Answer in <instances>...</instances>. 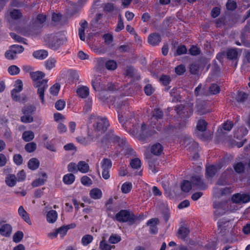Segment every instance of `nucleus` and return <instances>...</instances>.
Returning a JSON list of instances; mask_svg holds the SVG:
<instances>
[{"label": "nucleus", "instance_id": "1", "mask_svg": "<svg viewBox=\"0 0 250 250\" xmlns=\"http://www.w3.org/2000/svg\"><path fill=\"white\" fill-rule=\"evenodd\" d=\"M118 113V119L120 123L125 121L123 126L125 125L126 130L130 134L137 136L140 140H145L147 137L155 133L154 130L147 129L146 125L143 123L140 127L138 123L134 119L133 112L129 110L127 103L125 102L117 103L115 104Z\"/></svg>", "mask_w": 250, "mask_h": 250}, {"label": "nucleus", "instance_id": "2", "mask_svg": "<svg viewBox=\"0 0 250 250\" xmlns=\"http://www.w3.org/2000/svg\"><path fill=\"white\" fill-rule=\"evenodd\" d=\"M109 126V123L105 118H98L96 123L93 125L91 131L88 130L87 135L91 140L99 137Z\"/></svg>", "mask_w": 250, "mask_h": 250}, {"label": "nucleus", "instance_id": "3", "mask_svg": "<svg viewBox=\"0 0 250 250\" xmlns=\"http://www.w3.org/2000/svg\"><path fill=\"white\" fill-rule=\"evenodd\" d=\"M232 226L229 223V221L222 218L218 222V233L219 237H222V240L225 242H228L229 240L227 237L229 233V229L231 228Z\"/></svg>", "mask_w": 250, "mask_h": 250}, {"label": "nucleus", "instance_id": "4", "mask_svg": "<svg viewBox=\"0 0 250 250\" xmlns=\"http://www.w3.org/2000/svg\"><path fill=\"white\" fill-rule=\"evenodd\" d=\"M36 108L35 106L32 105H27L24 106L21 110L23 114L21 117V121L24 123H30L33 122L34 118L32 114L36 111Z\"/></svg>", "mask_w": 250, "mask_h": 250}, {"label": "nucleus", "instance_id": "5", "mask_svg": "<svg viewBox=\"0 0 250 250\" xmlns=\"http://www.w3.org/2000/svg\"><path fill=\"white\" fill-rule=\"evenodd\" d=\"M115 219L119 222H129L132 224L134 223L136 218L133 214H131L127 210L122 209L117 213Z\"/></svg>", "mask_w": 250, "mask_h": 250}, {"label": "nucleus", "instance_id": "6", "mask_svg": "<svg viewBox=\"0 0 250 250\" xmlns=\"http://www.w3.org/2000/svg\"><path fill=\"white\" fill-rule=\"evenodd\" d=\"M151 117L149 119L150 123L152 125H153V128H156L158 131L161 130L162 125H157V124L160 123V120L163 117V111L159 108H154L151 112Z\"/></svg>", "mask_w": 250, "mask_h": 250}, {"label": "nucleus", "instance_id": "7", "mask_svg": "<svg viewBox=\"0 0 250 250\" xmlns=\"http://www.w3.org/2000/svg\"><path fill=\"white\" fill-rule=\"evenodd\" d=\"M104 144L107 145L108 143H116L120 146L124 145L125 140L121 139L118 136L115 135L112 130H109L103 137L101 141Z\"/></svg>", "mask_w": 250, "mask_h": 250}, {"label": "nucleus", "instance_id": "8", "mask_svg": "<svg viewBox=\"0 0 250 250\" xmlns=\"http://www.w3.org/2000/svg\"><path fill=\"white\" fill-rule=\"evenodd\" d=\"M24 51V47L18 44L10 46L9 49L5 52V57L8 60H14L17 58V54L21 53Z\"/></svg>", "mask_w": 250, "mask_h": 250}, {"label": "nucleus", "instance_id": "9", "mask_svg": "<svg viewBox=\"0 0 250 250\" xmlns=\"http://www.w3.org/2000/svg\"><path fill=\"white\" fill-rule=\"evenodd\" d=\"M48 80L44 79L42 80L41 82H37L33 83V85L35 87L37 88V94L39 96V97L42 102L44 103V91L47 88Z\"/></svg>", "mask_w": 250, "mask_h": 250}, {"label": "nucleus", "instance_id": "10", "mask_svg": "<svg viewBox=\"0 0 250 250\" xmlns=\"http://www.w3.org/2000/svg\"><path fill=\"white\" fill-rule=\"evenodd\" d=\"M22 16L21 10L17 9H9L5 14V18L9 22L18 21Z\"/></svg>", "mask_w": 250, "mask_h": 250}, {"label": "nucleus", "instance_id": "11", "mask_svg": "<svg viewBox=\"0 0 250 250\" xmlns=\"http://www.w3.org/2000/svg\"><path fill=\"white\" fill-rule=\"evenodd\" d=\"M215 210L214 211V216L216 219L224 215L227 211V207L226 203H217L213 204Z\"/></svg>", "mask_w": 250, "mask_h": 250}, {"label": "nucleus", "instance_id": "12", "mask_svg": "<svg viewBox=\"0 0 250 250\" xmlns=\"http://www.w3.org/2000/svg\"><path fill=\"white\" fill-rule=\"evenodd\" d=\"M182 145L187 147L190 151L198 150V144L195 142L192 138L189 137H185L183 140Z\"/></svg>", "mask_w": 250, "mask_h": 250}, {"label": "nucleus", "instance_id": "13", "mask_svg": "<svg viewBox=\"0 0 250 250\" xmlns=\"http://www.w3.org/2000/svg\"><path fill=\"white\" fill-rule=\"evenodd\" d=\"M222 167L221 164H217L215 165H209L206 167V175L207 178H212L213 177L218 170L220 169Z\"/></svg>", "mask_w": 250, "mask_h": 250}, {"label": "nucleus", "instance_id": "14", "mask_svg": "<svg viewBox=\"0 0 250 250\" xmlns=\"http://www.w3.org/2000/svg\"><path fill=\"white\" fill-rule=\"evenodd\" d=\"M191 181L193 185L196 186L199 189H205L207 188V185L203 182L199 176H193L191 178Z\"/></svg>", "mask_w": 250, "mask_h": 250}, {"label": "nucleus", "instance_id": "15", "mask_svg": "<svg viewBox=\"0 0 250 250\" xmlns=\"http://www.w3.org/2000/svg\"><path fill=\"white\" fill-rule=\"evenodd\" d=\"M92 84L93 88L96 91H103L106 89L105 86L102 83L100 77L94 78L92 81Z\"/></svg>", "mask_w": 250, "mask_h": 250}, {"label": "nucleus", "instance_id": "16", "mask_svg": "<svg viewBox=\"0 0 250 250\" xmlns=\"http://www.w3.org/2000/svg\"><path fill=\"white\" fill-rule=\"evenodd\" d=\"M12 228L9 224H4L0 227V234L1 235L8 237L12 233Z\"/></svg>", "mask_w": 250, "mask_h": 250}, {"label": "nucleus", "instance_id": "17", "mask_svg": "<svg viewBox=\"0 0 250 250\" xmlns=\"http://www.w3.org/2000/svg\"><path fill=\"white\" fill-rule=\"evenodd\" d=\"M161 36L158 33H154L149 35L148 37V43L153 46L157 45L161 42Z\"/></svg>", "mask_w": 250, "mask_h": 250}, {"label": "nucleus", "instance_id": "18", "mask_svg": "<svg viewBox=\"0 0 250 250\" xmlns=\"http://www.w3.org/2000/svg\"><path fill=\"white\" fill-rule=\"evenodd\" d=\"M18 213L19 215L24 220L27 224L31 225L32 224L28 213L24 209L22 206H20L18 209Z\"/></svg>", "mask_w": 250, "mask_h": 250}, {"label": "nucleus", "instance_id": "19", "mask_svg": "<svg viewBox=\"0 0 250 250\" xmlns=\"http://www.w3.org/2000/svg\"><path fill=\"white\" fill-rule=\"evenodd\" d=\"M30 75L33 83L42 81L43 80L42 78L45 76L44 73L41 71L32 72L30 73Z\"/></svg>", "mask_w": 250, "mask_h": 250}, {"label": "nucleus", "instance_id": "20", "mask_svg": "<svg viewBox=\"0 0 250 250\" xmlns=\"http://www.w3.org/2000/svg\"><path fill=\"white\" fill-rule=\"evenodd\" d=\"M81 27L79 29V35L80 39L84 41L85 40L84 29L87 27V22L86 21H82L80 23Z\"/></svg>", "mask_w": 250, "mask_h": 250}, {"label": "nucleus", "instance_id": "21", "mask_svg": "<svg viewBox=\"0 0 250 250\" xmlns=\"http://www.w3.org/2000/svg\"><path fill=\"white\" fill-rule=\"evenodd\" d=\"M234 171L238 174L243 173L245 171V165L242 162H235L233 164Z\"/></svg>", "mask_w": 250, "mask_h": 250}, {"label": "nucleus", "instance_id": "22", "mask_svg": "<svg viewBox=\"0 0 250 250\" xmlns=\"http://www.w3.org/2000/svg\"><path fill=\"white\" fill-rule=\"evenodd\" d=\"M248 133V130L245 127H241L237 130H235L234 134L235 138L241 140L244 136H245Z\"/></svg>", "mask_w": 250, "mask_h": 250}, {"label": "nucleus", "instance_id": "23", "mask_svg": "<svg viewBox=\"0 0 250 250\" xmlns=\"http://www.w3.org/2000/svg\"><path fill=\"white\" fill-rule=\"evenodd\" d=\"M76 92L78 95L82 98H86L89 94L88 88L84 86L78 88Z\"/></svg>", "mask_w": 250, "mask_h": 250}, {"label": "nucleus", "instance_id": "24", "mask_svg": "<svg viewBox=\"0 0 250 250\" xmlns=\"http://www.w3.org/2000/svg\"><path fill=\"white\" fill-rule=\"evenodd\" d=\"M163 151V147L160 143H156L153 145L151 148V152L155 155H161Z\"/></svg>", "mask_w": 250, "mask_h": 250}, {"label": "nucleus", "instance_id": "25", "mask_svg": "<svg viewBox=\"0 0 250 250\" xmlns=\"http://www.w3.org/2000/svg\"><path fill=\"white\" fill-rule=\"evenodd\" d=\"M17 181L16 176L14 174H9L6 178L5 183L8 186L13 187L16 185Z\"/></svg>", "mask_w": 250, "mask_h": 250}, {"label": "nucleus", "instance_id": "26", "mask_svg": "<svg viewBox=\"0 0 250 250\" xmlns=\"http://www.w3.org/2000/svg\"><path fill=\"white\" fill-rule=\"evenodd\" d=\"M58 217V214L54 210H50L46 215L47 221L50 223H54Z\"/></svg>", "mask_w": 250, "mask_h": 250}, {"label": "nucleus", "instance_id": "27", "mask_svg": "<svg viewBox=\"0 0 250 250\" xmlns=\"http://www.w3.org/2000/svg\"><path fill=\"white\" fill-rule=\"evenodd\" d=\"M112 165L111 161L108 158H104L101 162L102 170H109L111 168Z\"/></svg>", "mask_w": 250, "mask_h": 250}, {"label": "nucleus", "instance_id": "28", "mask_svg": "<svg viewBox=\"0 0 250 250\" xmlns=\"http://www.w3.org/2000/svg\"><path fill=\"white\" fill-rule=\"evenodd\" d=\"M227 58L231 61L237 60L238 52L236 49H228L226 52Z\"/></svg>", "mask_w": 250, "mask_h": 250}, {"label": "nucleus", "instance_id": "29", "mask_svg": "<svg viewBox=\"0 0 250 250\" xmlns=\"http://www.w3.org/2000/svg\"><path fill=\"white\" fill-rule=\"evenodd\" d=\"M33 56L36 59L43 60L47 57L48 52L45 50H38L33 52Z\"/></svg>", "mask_w": 250, "mask_h": 250}, {"label": "nucleus", "instance_id": "30", "mask_svg": "<svg viewBox=\"0 0 250 250\" xmlns=\"http://www.w3.org/2000/svg\"><path fill=\"white\" fill-rule=\"evenodd\" d=\"M42 178H39L33 181L32 186L33 187H37L44 184L47 178V175L45 172L42 173Z\"/></svg>", "mask_w": 250, "mask_h": 250}, {"label": "nucleus", "instance_id": "31", "mask_svg": "<svg viewBox=\"0 0 250 250\" xmlns=\"http://www.w3.org/2000/svg\"><path fill=\"white\" fill-rule=\"evenodd\" d=\"M46 16L42 14L38 15L36 19L33 23L34 26L35 27H42V24L44 23L46 21Z\"/></svg>", "mask_w": 250, "mask_h": 250}, {"label": "nucleus", "instance_id": "32", "mask_svg": "<svg viewBox=\"0 0 250 250\" xmlns=\"http://www.w3.org/2000/svg\"><path fill=\"white\" fill-rule=\"evenodd\" d=\"M40 166V162L36 158L30 159L28 162V167L31 170H36Z\"/></svg>", "mask_w": 250, "mask_h": 250}, {"label": "nucleus", "instance_id": "33", "mask_svg": "<svg viewBox=\"0 0 250 250\" xmlns=\"http://www.w3.org/2000/svg\"><path fill=\"white\" fill-rule=\"evenodd\" d=\"M78 170L83 173L87 172L89 169V167L87 163L84 161H80L77 165Z\"/></svg>", "mask_w": 250, "mask_h": 250}, {"label": "nucleus", "instance_id": "34", "mask_svg": "<svg viewBox=\"0 0 250 250\" xmlns=\"http://www.w3.org/2000/svg\"><path fill=\"white\" fill-rule=\"evenodd\" d=\"M34 133L33 131L28 130L25 131L22 135V139L26 142L32 141L34 138Z\"/></svg>", "mask_w": 250, "mask_h": 250}, {"label": "nucleus", "instance_id": "35", "mask_svg": "<svg viewBox=\"0 0 250 250\" xmlns=\"http://www.w3.org/2000/svg\"><path fill=\"white\" fill-rule=\"evenodd\" d=\"M90 197L94 199H99L102 195V191L99 188H93L90 191Z\"/></svg>", "mask_w": 250, "mask_h": 250}, {"label": "nucleus", "instance_id": "36", "mask_svg": "<svg viewBox=\"0 0 250 250\" xmlns=\"http://www.w3.org/2000/svg\"><path fill=\"white\" fill-rule=\"evenodd\" d=\"M178 233L181 238L184 239L188 235L189 230L188 228L181 227L179 229Z\"/></svg>", "mask_w": 250, "mask_h": 250}, {"label": "nucleus", "instance_id": "37", "mask_svg": "<svg viewBox=\"0 0 250 250\" xmlns=\"http://www.w3.org/2000/svg\"><path fill=\"white\" fill-rule=\"evenodd\" d=\"M182 191L185 192H188L191 189V182L188 180H184L181 185Z\"/></svg>", "mask_w": 250, "mask_h": 250}, {"label": "nucleus", "instance_id": "38", "mask_svg": "<svg viewBox=\"0 0 250 250\" xmlns=\"http://www.w3.org/2000/svg\"><path fill=\"white\" fill-rule=\"evenodd\" d=\"M105 66L108 70H114L116 69L117 64L114 60H110L105 62Z\"/></svg>", "mask_w": 250, "mask_h": 250}, {"label": "nucleus", "instance_id": "39", "mask_svg": "<svg viewBox=\"0 0 250 250\" xmlns=\"http://www.w3.org/2000/svg\"><path fill=\"white\" fill-rule=\"evenodd\" d=\"M75 180V176L72 174H67L63 176V181L67 185H70L72 184Z\"/></svg>", "mask_w": 250, "mask_h": 250}, {"label": "nucleus", "instance_id": "40", "mask_svg": "<svg viewBox=\"0 0 250 250\" xmlns=\"http://www.w3.org/2000/svg\"><path fill=\"white\" fill-rule=\"evenodd\" d=\"M214 192L218 193L220 196H223L225 194H229L231 192V188H225L221 189H219L218 188H214Z\"/></svg>", "mask_w": 250, "mask_h": 250}, {"label": "nucleus", "instance_id": "41", "mask_svg": "<svg viewBox=\"0 0 250 250\" xmlns=\"http://www.w3.org/2000/svg\"><path fill=\"white\" fill-rule=\"evenodd\" d=\"M57 61L54 58H49L45 62V66L46 69L51 70L56 66Z\"/></svg>", "mask_w": 250, "mask_h": 250}, {"label": "nucleus", "instance_id": "42", "mask_svg": "<svg viewBox=\"0 0 250 250\" xmlns=\"http://www.w3.org/2000/svg\"><path fill=\"white\" fill-rule=\"evenodd\" d=\"M208 123L204 120H200L197 125V129L198 130L203 132L206 130Z\"/></svg>", "mask_w": 250, "mask_h": 250}, {"label": "nucleus", "instance_id": "43", "mask_svg": "<svg viewBox=\"0 0 250 250\" xmlns=\"http://www.w3.org/2000/svg\"><path fill=\"white\" fill-rule=\"evenodd\" d=\"M132 188V185L130 182H125L122 186V192L124 193H127L131 191Z\"/></svg>", "mask_w": 250, "mask_h": 250}, {"label": "nucleus", "instance_id": "44", "mask_svg": "<svg viewBox=\"0 0 250 250\" xmlns=\"http://www.w3.org/2000/svg\"><path fill=\"white\" fill-rule=\"evenodd\" d=\"M130 165L132 168L138 169L141 167V160L137 158L133 159L130 162Z\"/></svg>", "mask_w": 250, "mask_h": 250}, {"label": "nucleus", "instance_id": "45", "mask_svg": "<svg viewBox=\"0 0 250 250\" xmlns=\"http://www.w3.org/2000/svg\"><path fill=\"white\" fill-rule=\"evenodd\" d=\"M36 148L37 145L34 142L27 143L24 146L25 150L29 153L34 152L36 150Z\"/></svg>", "mask_w": 250, "mask_h": 250}, {"label": "nucleus", "instance_id": "46", "mask_svg": "<svg viewBox=\"0 0 250 250\" xmlns=\"http://www.w3.org/2000/svg\"><path fill=\"white\" fill-rule=\"evenodd\" d=\"M8 71L11 75H16L20 72V69L17 66L12 65L8 68Z\"/></svg>", "mask_w": 250, "mask_h": 250}, {"label": "nucleus", "instance_id": "47", "mask_svg": "<svg viewBox=\"0 0 250 250\" xmlns=\"http://www.w3.org/2000/svg\"><path fill=\"white\" fill-rule=\"evenodd\" d=\"M93 238L91 235L86 234L84 235L82 239V243L84 246H86L90 244L93 240Z\"/></svg>", "mask_w": 250, "mask_h": 250}, {"label": "nucleus", "instance_id": "48", "mask_svg": "<svg viewBox=\"0 0 250 250\" xmlns=\"http://www.w3.org/2000/svg\"><path fill=\"white\" fill-rule=\"evenodd\" d=\"M114 247V246H111L108 244L105 240H102L100 243V248L101 250H111L112 248Z\"/></svg>", "mask_w": 250, "mask_h": 250}, {"label": "nucleus", "instance_id": "49", "mask_svg": "<svg viewBox=\"0 0 250 250\" xmlns=\"http://www.w3.org/2000/svg\"><path fill=\"white\" fill-rule=\"evenodd\" d=\"M14 86L15 88L11 91H15V92H20L23 88L22 82L19 79L16 80Z\"/></svg>", "mask_w": 250, "mask_h": 250}, {"label": "nucleus", "instance_id": "50", "mask_svg": "<svg viewBox=\"0 0 250 250\" xmlns=\"http://www.w3.org/2000/svg\"><path fill=\"white\" fill-rule=\"evenodd\" d=\"M23 237V232L21 231H18L14 234L13 240L15 243H19L22 239Z\"/></svg>", "mask_w": 250, "mask_h": 250}, {"label": "nucleus", "instance_id": "51", "mask_svg": "<svg viewBox=\"0 0 250 250\" xmlns=\"http://www.w3.org/2000/svg\"><path fill=\"white\" fill-rule=\"evenodd\" d=\"M124 28V24L122 17L121 14L118 15V21L117 25L115 28L116 32H119Z\"/></svg>", "mask_w": 250, "mask_h": 250}, {"label": "nucleus", "instance_id": "52", "mask_svg": "<svg viewBox=\"0 0 250 250\" xmlns=\"http://www.w3.org/2000/svg\"><path fill=\"white\" fill-rule=\"evenodd\" d=\"M220 88L219 86L215 83L212 84L209 88V91L211 94H216L220 92Z\"/></svg>", "mask_w": 250, "mask_h": 250}, {"label": "nucleus", "instance_id": "53", "mask_svg": "<svg viewBox=\"0 0 250 250\" xmlns=\"http://www.w3.org/2000/svg\"><path fill=\"white\" fill-rule=\"evenodd\" d=\"M60 89V85L59 83H56L52 86L50 88V92L54 96L58 95Z\"/></svg>", "mask_w": 250, "mask_h": 250}, {"label": "nucleus", "instance_id": "54", "mask_svg": "<svg viewBox=\"0 0 250 250\" xmlns=\"http://www.w3.org/2000/svg\"><path fill=\"white\" fill-rule=\"evenodd\" d=\"M248 98V95L244 92H239L236 96V100L239 102H243Z\"/></svg>", "mask_w": 250, "mask_h": 250}, {"label": "nucleus", "instance_id": "55", "mask_svg": "<svg viewBox=\"0 0 250 250\" xmlns=\"http://www.w3.org/2000/svg\"><path fill=\"white\" fill-rule=\"evenodd\" d=\"M199 65L197 63L193 62L191 64L189 67V70L192 74H198L199 70Z\"/></svg>", "mask_w": 250, "mask_h": 250}, {"label": "nucleus", "instance_id": "56", "mask_svg": "<svg viewBox=\"0 0 250 250\" xmlns=\"http://www.w3.org/2000/svg\"><path fill=\"white\" fill-rule=\"evenodd\" d=\"M160 81L165 86L169 84L171 82V78L169 76L166 75H162L160 78Z\"/></svg>", "mask_w": 250, "mask_h": 250}, {"label": "nucleus", "instance_id": "57", "mask_svg": "<svg viewBox=\"0 0 250 250\" xmlns=\"http://www.w3.org/2000/svg\"><path fill=\"white\" fill-rule=\"evenodd\" d=\"M69 229V226H63L57 229L58 234H60L61 237H63L67 230Z\"/></svg>", "mask_w": 250, "mask_h": 250}, {"label": "nucleus", "instance_id": "58", "mask_svg": "<svg viewBox=\"0 0 250 250\" xmlns=\"http://www.w3.org/2000/svg\"><path fill=\"white\" fill-rule=\"evenodd\" d=\"M226 5L227 9L230 11L234 10L237 7L236 3L234 0H229Z\"/></svg>", "mask_w": 250, "mask_h": 250}, {"label": "nucleus", "instance_id": "59", "mask_svg": "<svg viewBox=\"0 0 250 250\" xmlns=\"http://www.w3.org/2000/svg\"><path fill=\"white\" fill-rule=\"evenodd\" d=\"M103 38L104 40L105 43L107 45L110 44L113 41V36L110 34H104Z\"/></svg>", "mask_w": 250, "mask_h": 250}, {"label": "nucleus", "instance_id": "60", "mask_svg": "<svg viewBox=\"0 0 250 250\" xmlns=\"http://www.w3.org/2000/svg\"><path fill=\"white\" fill-rule=\"evenodd\" d=\"M13 161L18 166L21 165L23 163V158L21 154H15L13 156Z\"/></svg>", "mask_w": 250, "mask_h": 250}, {"label": "nucleus", "instance_id": "61", "mask_svg": "<svg viewBox=\"0 0 250 250\" xmlns=\"http://www.w3.org/2000/svg\"><path fill=\"white\" fill-rule=\"evenodd\" d=\"M81 183L86 186H89L92 184L91 179L87 176H83L81 178Z\"/></svg>", "mask_w": 250, "mask_h": 250}, {"label": "nucleus", "instance_id": "62", "mask_svg": "<svg viewBox=\"0 0 250 250\" xmlns=\"http://www.w3.org/2000/svg\"><path fill=\"white\" fill-rule=\"evenodd\" d=\"M121 240V237L119 235L116 234H112L109 239L108 241L111 244H116L120 242Z\"/></svg>", "mask_w": 250, "mask_h": 250}, {"label": "nucleus", "instance_id": "63", "mask_svg": "<svg viewBox=\"0 0 250 250\" xmlns=\"http://www.w3.org/2000/svg\"><path fill=\"white\" fill-rule=\"evenodd\" d=\"M144 90L145 94L147 96H150L154 92V89L152 85L150 84H146L144 88Z\"/></svg>", "mask_w": 250, "mask_h": 250}, {"label": "nucleus", "instance_id": "64", "mask_svg": "<svg viewBox=\"0 0 250 250\" xmlns=\"http://www.w3.org/2000/svg\"><path fill=\"white\" fill-rule=\"evenodd\" d=\"M186 67L184 65L180 64L175 68V73L179 75H182L186 71Z\"/></svg>", "mask_w": 250, "mask_h": 250}]
</instances>
